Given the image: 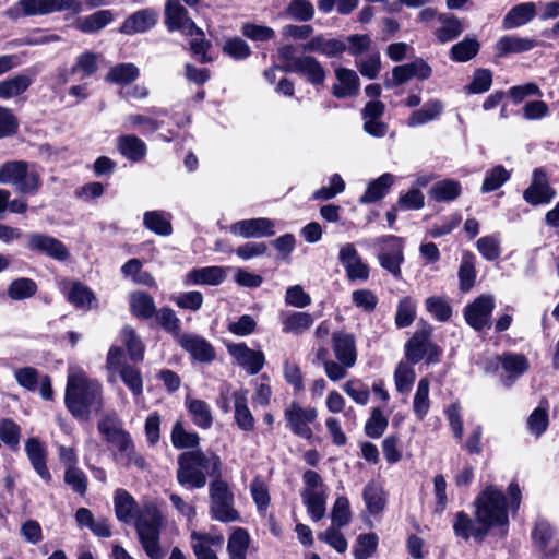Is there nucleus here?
<instances>
[{"label": "nucleus", "instance_id": "obj_49", "mask_svg": "<svg viewBox=\"0 0 559 559\" xmlns=\"http://www.w3.org/2000/svg\"><path fill=\"white\" fill-rule=\"evenodd\" d=\"M479 49L480 44L477 39L466 37L451 47L450 58L455 62H467L478 53Z\"/></svg>", "mask_w": 559, "mask_h": 559}, {"label": "nucleus", "instance_id": "obj_21", "mask_svg": "<svg viewBox=\"0 0 559 559\" xmlns=\"http://www.w3.org/2000/svg\"><path fill=\"white\" fill-rule=\"evenodd\" d=\"M489 527L485 523L479 522L477 519L474 521L463 511L455 514L453 523V531L457 537L465 540L471 537L476 542L481 543L488 535Z\"/></svg>", "mask_w": 559, "mask_h": 559}, {"label": "nucleus", "instance_id": "obj_10", "mask_svg": "<svg viewBox=\"0 0 559 559\" xmlns=\"http://www.w3.org/2000/svg\"><path fill=\"white\" fill-rule=\"evenodd\" d=\"M406 358L412 364L426 357L427 364L439 361L440 348L430 341V331L423 329L416 332L406 344Z\"/></svg>", "mask_w": 559, "mask_h": 559}, {"label": "nucleus", "instance_id": "obj_20", "mask_svg": "<svg viewBox=\"0 0 559 559\" xmlns=\"http://www.w3.org/2000/svg\"><path fill=\"white\" fill-rule=\"evenodd\" d=\"M178 343L194 360L211 362L215 359L214 347L200 335L190 333L181 334L179 335Z\"/></svg>", "mask_w": 559, "mask_h": 559}, {"label": "nucleus", "instance_id": "obj_2", "mask_svg": "<svg viewBox=\"0 0 559 559\" xmlns=\"http://www.w3.org/2000/svg\"><path fill=\"white\" fill-rule=\"evenodd\" d=\"M64 403L73 417L87 421L93 412L103 407V386L82 370L72 371L67 379Z\"/></svg>", "mask_w": 559, "mask_h": 559}, {"label": "nucleus", "instance_id": "obj_27", "mask_svg": "<svg viewBox=\"0 0 559 559\" xmlns=\"http://www.w3.org/2000/svg\"><path fill=\"white\" fill-rule=\"evenodd\" d=\"M295 70L293 72L307 79L313 85L323 84L326 78V71L323 66L312 56H298L294 62Z\"/></svg>", "mask_w": 559, "mask_h": 559}, {"label": "nucleus", "instance_id": "obj_17", "mask_svg": "<svg viewBox=\"0 0 559 559\" xmlns=\"http://www.w3.org/2000/svg\"><path fill=\"white\" fill-rule=\"evenodd\" d=\"M24 451L36 474L45 483H49L51 474L47 467L48 452L46 444L37 437H31L25 441Z\"/></svg>", "mask_w": 559, "mask_h": 559}, {"label": "nucleus", "instance_id": "obj_13", "mask_svg": "<svg viewBox=\"0 0 559 559\" xmlns=\"http://www.w3.org/2000/svg\"><path fill=\"white\" fill-rule=\"evenodd\" d=\"M27 248L31 251L46 254L57 260L66 261L70 257L68 248L59 239L40 233H31L27 235Z\"/></svg>", "mask_w": 559, "mask_h": 559}, {"label": "nucleus", "instance_id": "obj_35", "mask_svg": "<svg viewBox=\"0 0 559 559\" xmlns=\"http://www.w3.org/2000/svg\"><path fill=\"white\" fill-rule=\"evenodd\" d=\"M129 301L131 313L139 319H151L156 312L153 297L144 292L131 293Z\"/></svg>", "mask_w": 559, "mask_h": 559}, {"label": "nucleus", "instance_id": "obj_52", "mask_svg": "<svg viewBox=\"0 0 559 559\" xmlns=\"http://www.w3.org/2000/svg\"><path fill=\"white\" fill-rule=\"evenodd\" d=\"M98 70V55L92 51H85L78 56L75 63L71 68L72 74H80L81 79L90 78Z\"/></svg>", "mask_w": 559, "mask_h": 559}, {"label": "nucleus", "instance_id": "obj_3", "mask_svg": "<svg viewBox=\"0 0 559 559\" xmlns=\"http://www.w3.org/2000/svg\"><path fill=\"white\" fill-rule=\"evenodd\" d=\"M510 502H507L506 495L495 486H487L475 499V516L485 523L489 528L495 526H507L509 523L508 507L516 511L521 504V489L516 483L508 487Z\"/></svg>", "mask_w": 559, "mask_h": 559}, {"label": "nucleus", "instance_id": "obj_9", "mask_svg": "<svg viewBox=\"0 0 559 559\" xmlns=\"http://www.w3.org/2000/svg\"><path fill=\"white\" fill-rule=\"evenodd\" d=\"M165 25L169 32L178 31L185 36L202 35V28L197 26L178 0L166 1Z\"/></svg>", "mask_w": 559, "mask_h": 559}, {"label": "nucleus", "instance_id": "obj_14", "mask_svg": "<svg viewBox=\"0 0 559 559\" xmlns=\"http://www.w3.org/2000/svg\"><path fill=\"white\" fill-rule=\"evenodd\" d=\"M431 74V67L424 59L417 58L409 63L394 67L392 70V79L385 80L384 85L390 88L403 85L413 78L427 80Z\"/></svg>", "mask_w": 559, "mask_h": 559}, {"label": "nucleus", "instance_id": "obj_54", "mask_svg": "<svg viewBox=\"0 0 559 559\" xmlns=\"http://www.w3.org/2000/svg\"><path fill=\"white\" fill-rule=\"evenodd\" d=\"M144 226L160 236H169L173 231L171 224L162 212L148 211L143 216Z\"/></svg>", "mask_w": 559, "mask_h": 559}, {"label": "nucleus", "instance_id": "obj_24", "mask_svg": "<svg viewBox=\"0 0 559 559\" xmlns=\"http://www.w3.org/2000/svg\"><path fill=\"white\" fill-rule=\"evenodd\" d=\"M333 352L344 367H353L357 360L356 342L353 334L334 332L332 335Z\"/></svg>", "mask_w": 559, "mask_h": 559}, {"label": "nucleus", "instance_id": "obj_58", "mask_svg": "<svg viewBox=\"0 0 559 559\" xmlns=\"http://www.w3.org/2000/svg\"><path fill=\"white\" fill-rule=\"evenodd\" d=\"M115 461L120 463L126 468L135 467L140 471H145L148 464L144 456L136 451L134 442L122 453H114Z\"/></svg>", "mask_w": 559, "mask_h": 559}, {"label": "nucleus", "instance_id": "obj_11", "mask_svg": "<svg viewBox=\"0 0 559 559\" xmlns=\"http://www.w3.org/2000/svg\"><path fill=\"white\" fill-rule=\"evenodd\" d=\"M496 307L495 297L490 294L478 296L464 308V318L475 331H483L491 326V314Z\"/></svg>", "mask_w": 559, "mask_h": 559}, {"label": "nucleus", "instance_id": "obj_53", "mask_svg": "<svg viewBox=\"0 0 559 559\" xmlns=\"http://www.w3.org/2000/svg\"><path fill=\"white\" fill-rule=\"evenodd\" d=\"M171 442L176 449L197 448L200 437L195 432L187 431L180 421H176L171 430Z\"/></svg>", "mask_w": 559, "mask_h": 559}, {"label": "nucleus", "instance_id": "obj_1", "mask_svg": "<svg viewBox=\"0 0 559 559\" xmlns=\"http://www.w3.org/2000/svg\"><path fill=\"white\" fill-rule=\"evenodd\" d=\"M114 509L117 519L130 524L134 522L139 542L150 559H164L165 551L160 547V527L163 516L154 504H146L135 514V499L122 488L114 495Z\"/></svg>", "mask_w": 559, "mask_h": 559}, {"label": "nucleus", "instance_id": "obj_8", "mask_svg": "<svg viewBox=\"0 0 559 559\" xmlns=\"http://www.w3.org/2000/svg\"><path fill=\"white\" fill-rule=\"evenodd\" d=\"M318 411L314 407H304L298 402H292L284 411L286 427L297 437L312 440L311 425L316 423Z\"/></svg>", "mask_w": 559, "mask_h": 559}, {"label": "nucleus", "instance_id": "obj_62", "mask_svg": "<svg viewBox=\"0 0 559 559\" xmlns=\"http://www.w3.org/2000/svg\"><path fill=\"white\" fill-rule=\"evenodd\" d=\"M476 248L487 261L498 260L501 255L500 240L497 236H484L476 242Z\"/></svg>", "mask_w": 559, "mask_h": 559}, {"label": "nucleus", "instance_id": "obj_15", "mask_svg": "<svg viewBox=\"0 0 559 559\" xmlns=\"http://www.w3.org/2000/svg\"><path fill=\"white\" fill-rule=\"evenodd\" d=\"M338 260L345 269L347 278L352 282H366L369 278V266L362 262L361 257L353 243H345L338 252Z\"/></svg>", "mask_w": 559, "mask_h": 559}, {"label": "nucleus", "instance_id": "obj_7", "mask_svg": "<svg viewBox=\"0 0 559 559\" xmlns=\"http://www.w3.org/2000/svg\"><path fill=\"white\" fill-rule=\"evenodd\" d=\"M378 247V260L384 270L395 278H401V264L404 262L403 239L393 235L382 236L374 239Z\"/></svg>", "mask_w": 559, "mask_h": 559}, {"label": "nucleus", "instance_id": "obj_42", "mask_svg": "<svg viewBox=\"0 0 559 559\" xmlns=\"http://www.w3.org/2000/svg\"><path fill=\"white\" fill-rule=\"evenodd\" d=\"M313 317L308 312H292L282 317L283 332L301 334L313 324Z\"/></svg>", "mask_w": 559, "mask_h": 559}, {"label": "nucleus", "instance_id": "obj_37", "mask_svg": "<svg viewBox=\"0 0 559 559\" xmlns=\"http://www.w3.org/2000/svg\"><path fill=\"white\" fill-rule=\"evenodd\" d=\"M536 46V41L528 37H520L516 35L502 36L496 44V49L500 55L521 53L532 50Z\"/></svg>", "mask_w": 559, "mask_h": 559}, {"label": "nucleus", "instance_id": "obj_29", "mask_svg": "<svg viewBox=\"0 0 559 559\" xmlns=\"http://www.w3.org/2000/svg\"><path fill=\"white\" fill-rule=\"evenodd\" d=\"M304 50L318 52L328 58H333L342 55L346 50V43L321 34L312 37L308 43H306L304 45Z\"/></svg>", "mask_w": 559, "mask_h": 559}, {"label": "nucleus", "instance_id": "obj_23", "mask_svg": "<svg viewBox=\"0 0 559 559\" xmlns=\"http://www.w3.org/2000/svg\"><path fill=\"white\" fill-rule=\"evenodd\" d=\"M234 418L239 429L245 432L252 431L254 429L255 419L248 407V390L238 389L231 394Z\"/></svg>", "mask_w": 559, "mask_h": 559}, {"label": "nucleus", "instance_id": "obj_19", "mask_svg": "<svg viewBox=\"0 0 559 559\" xmlns=\"http://www.w3.org/2000/svg\"><path fill=\"white\" fill-rule=\"evenodd\" d=\"M228 352L251 376L259 373L265 364L264 354L249 348L245 343L229 345Z\"/></svg>", "mask_w": 559, "mask_h": 559}, {"label": "nucleus", "instance_id": "obj_44", "mask_svg": "<svg viewBox=\"0 0 559 559\" xmlns=\"http://www.w3.org/2000/svg\"><path fill=\"white\" fill-rule=\"evenodd\" d=\"M302 502L307 508L310 518L318 522L325 515L326 490L318 492H301Z\"/></svg>", "mask_w": 559, "mask_h": 559}, {"label": "nucleus", "instance_id": "obj_48", "mask_svg": "<svg viewBox=\"0 0 559 559\" xmlns=\"http://www.w3.org/2000/svg\"><path fill=\"white\" fill-rule=\"evenodd\" d=\"M362 498L371 514H379L385 508L386 501L384 492L374 481H370L365 486Z\"/></svg>", "mask_w": 559, "mask_h": 559}, {"label": "nucleus", "instance_id": "obj_60", "mask_svg": "<svg viewBox=\"0 0 559 559\" xmlns=\"http://www.w3.org/2000/svg\"><path fill=\"white\" fill-rule=\"evenodd\" d=\"M120 379L132 392L133 395H141L143 392V380L140 370L136 367L123 364L118 372Z\"/></svg>", "mask_w": 559, "mask_h": 559}, {"label": "nucleus", "instance_id": "obj_26", "mask_svg": "<svg viewBox=\"0 0 559 559\" xmlns=\"http://www.w3.org/2000/svg\"><path fill=\"white\" fill-rule=\"evenodd\" d=\"M157 16L153 9L139 10L123 21L120 32L127 35L144 33L155 26Z\"/></svg>", "mask_w": 559, "mask_h": 559}, {"label": "nucleus", "instance_id": "obj_6", "mask_svg": "<svg viewBox=\"0 0 559 559\" xmlns=\"http://www.w3.org/2000/svg\"><path fill=\"white\" fill-rule=\"evenodd\" d=\"M210 513L214 520L221 522H234L239 514L234 509V495L227 483L219 478L210 484Z\"/></svg>", "mask_w": 559, "mask_h": 559}, {"label": "nucleus", "instance_id": "obj_31", "mask_svg": "<svg viewBox=\"0 0 559 559\" xmlns=\"http://www.w3.org/2000/svg\"><path fill=\"white\" fill-rule=\"evenodd\" d=\"M117 148L127 159L141 162L147 152L146 144L136 135H120L117 140Z\"/></svg>", "mask_w": 559, "mask_h": 559}, {"label": "nucleus", "instance_id": "obj_5", "mask_svg": "<svg viewBox=\"0 0 559 559\" xmlns=\"http://www.w3.org/2000/svg\"><path fill=\"white\" fill-rule=\"evenodd\" d=\"M0 183L12 185L22 194H35L41 186L39 173L25 160L0 165Z\"/></svg>", "mask_w": 559, "mask_h": 559}, {"label": "nucleus", "instance_id": "obj_47", "mask_svg": "<svg viewBox=\"0 0 559 559\" xmlns=\"http://www.w3.org/2000/svg\"><path fill=\"white\" fill-rule=\"evenodd\" d=\"M439 21L441 22V26L436 31V37L439 43L451 41L462 34L463 26L457 17L441 14Z\"/></svg>", "mask_w": 559, "mask_h": 559}, {"label": "nucleus", "instance_id": "obj_22", "mask_svg": "<svg viewBox=\"0 0 559 559\" xmlns=\"http://www.w3.org/2000/svg\"><path fill=\"white\" fill-rule=\"evenodd\" d=\"M25 8V16L46 15L64 10H78L76 0H21Z\"/></svg>", "mask_w": 559, "mask_h": 559}, {"label": "nucleus", "instance_id": "obj_38", "mask_svg": "<svg viewBox=\"0 0 559 559\" xmlns=\"http://www.w3.org/2000/svg\"><path fill=\"white\" fill-rule=\"evenodd\" d=\"M140 75L139 68L131 62L118 63L109 69L105 80L118 85H128L134 82Z\"/></svg>", "mask_w": 559, "mask_h": 559}, {"label": "nucleus", "instance_id": "obj_33", "mask_svg": "<svg viewBox=\"0 0 559 559\" xmlns=\"http://www.w3.org/2000/svg\"><path fill=\"white\" fill-rule=\"evenodd\" d=\"M114 21V13L110 10H99L76 21V28L85 34H93L102 31Z\"/></svg>", "mask_w": 559, "mask_h": 559}, {"label": "nucleus", "instance_id": "obj_64", "mask_svg": "<svg viewBox=\"0 0 559 559\" xmlns=\"http://www.w3.org/2000/svg\"><path fill=\"white\" fill-rule=\"evenodd\" d=\"M510 178V174L501 165L493 167L486 173L481 186V192L488 193L499 189Z\"/></svg>", "mask_w": 559, "mask_h": 559}, {"label": "nucleus", "instance_id": "obj_43", "mask_svg": "<svg viewBox=\"0 0 559 559\" xmlns=\"http://www.w3.org/2000/svg\"><path fill=\"white\" fill-rule=\"evenodd\" d=\"M392 183L393 176L388 173L383 174L368 185L365 193L360 198V203H373L382 199L389 191Z\"/></svg>", "mask_w": 559, "mask_h": 559}, {"label": "nucleus", "instance_id": "obj_50", "mask_svg": "<svg viewBox=\"0 0 559 559\" xmlns=\"http://www.w3.org/2000/svg\"><path fill=\"white\" fill-rule=\"evenodd\" d=\"M429 386L428 378H421L414 395L413 411L419 420H423L427 416L430 408Z\"/></svg>", "mask_w": 559, "mask_h": 559}, {"label": "nucleus", "instance_id": "obj_39", "mask_svg": "<svg viewBox=\"0 0 559 559\" xmlns=\"http://www.w3.org/2000/svg\"><path fill=\"white\" fill-rule=\"evenodd\" d=\"M34 78L22 73L0 81V98L8 99L24 93L33 83Z\"/></svg>", "mask_w": 559, "mask_h": 559}, {"label": "nucleus", "instance_id": "obj_4", "mask_svg": "<svg viewBox=\"0 0 559 559\" xmlns=\"http://www.w3.org/2000/svg\"><path fill=\"white\" fill-rule=\"evenodd\" d=\"M177 464V481L188 489H201L205 487L207 477H221L222 461L214 453L186 451L178 456Z\"/></svg>", "mask_w": 559, "mask_h": 559}, {"label": "nucleus", "instance_id": "obj_63", "mask_svg": "<svg viewBox=\"0 0 559 559\" xmlns=\"http://www.w3.org/2000/svg\"><path fill=\"white\" fill-rule=\"evenodd\" d=\"M416 317V302L411 297H404L397 305L395 324L406 328L413 323Z\"/></svg>", "mask_w": 559, "mask_h": 559}, {"label": "nucleus", "instance_id": "obj_34", "mask_svg": "<svg viewBox=\"0 0 559 559\" xmlns=\"http://www.w3.org/2000/svg\"><path fill=\"white\" fill-rule=\"evenodd\" d=\"M69 302L80 309H91L97 306V299L91 288L81 282H72L67 292Z\"/></svg>", "mask_w": 559, "mask_h": 559}, {"label": "nucleus", "instance_id": "obj_40", "mask_svg": "<svg viewBox=\"0 0 559 559\" xmlns=\"http://www.w3.org/2000/svg\"><path fill=\"white\" fill-rule=\"evenodd\" d=\"M186 405L194 425L202 429H207L212 426L213 416L211 407L205 401L187 397Z\"/></svg>", "mask_w": 559, "mask_h": 559}, {"label": "nucleus", "instance_id": "obj_59", "mask_svg": "<svg viewBox=\"0 0 559 559\" xmlns=\"http://www.w3.org/2000/svg\"><path fill=\"white\" fill-rule=\"evenodd\" d=\"M36 292V283L31 278L22 277L10 284L8 296L13 300H22L34 296Z\"/></svg>", "mask_w": 559, "mask_h": 559}, {"label": "nucleus", "instance_id": "obj_32", "mask_svg": "<svg viewBox=\"0 0 559 559\" xmlns=\"http://www.w3.org/2000/svg\"><path fill=\"white\" fill-rule=\"evenodd\" d=\"M444 109V105L439 99H430L426 102L420 109L412 112L408 118V127H418L430 121H433L440 117Z\"/></svg>", "mask_w": 559, "mask_h": 559}, {"label": "nucleus", "instance_id": "obj_61", "mask_svg": "<svg viewBox=\"0 0 559 559\" xmlns=\"http://www.w3.org/2000/svg\"><path fill=\"white\" fill-rule=\"evenodd\" d=\"M286 14L295 21L308 22L314 16V8L309 0H290Z\"/></svg>", "mask_w": 559, "mask_h": 559}, {"label": "nucleus", "instance_id": "obj_55", "mask_svg": "<svg viewBox=\"0 0 559 559\" xmlns=\"http://www.w3.org/2000/svg\"><path fill=\"white\" fill-rule=\"evenodd\" d=\"M155 317L156 322L160 328L179 338V335H181V322L171 308L162 307L159 310H156Z\"/></svg>", "mask_w": 559, "mask_h": 559}, {"label": "nucleus", "instance_id": "obj_18", "mask_svg": "<svg viewBox=\"0 0 559 559\" xmlns=\"http://www.w3.org/2000/svg\"><path fill=\"white\" fill-rule=\"evenodd\" d=\"M496 360L507 373L501 377L504 386H511L530 368V361L523 354L508 352L497 356Z\"/></svg>", "mask_w": 559, "mask_h": 559}, {"label": "nucleus", "instance_id": "obj_36", "mask_svg": "<svg viewBox=\"0 0 559 559\" xmlns=\"http://www.w3.org/2000/svg\"><path fill=\"white\" fill-rule=\"evenodd\" d=\"M475 254L471 251H463L459 266V287L466 293L472 289L476 282Z\"/></svg>", "mask_w": 559, "mask_h": 559}, {"label": "nucleus", "instance_id": "obj_25", "mask_svg": "<svg viewBox=\"0 0 559 559\" xmlns=\"http://www.w3.org/2000/svg\"><path fill=\"white\" fill-rule=\"evenodd\" d=\"M335 76L338 84H334L332 87L334 97L347 98L359 94L360 80L354 70L340 67L335 70Z\"/></svg>", "mask_w": 559, "mask_h": 559}, {"label": "nucleus", "instance_id": "obj_45", "mask_svg": "<svg viewBox=\"0 0 559 559\" xmlns=\"http://www.w3.org/2000/svg\"><path fill=\"white\" fill-rule=\"evenodd\" d=\"M461 185L454 179L438 181L429 191L430 197L437 202H451L461 194Z\"/></svg>", "mask_w": 559, "mask_h": 559}, {"label": "nucleus", "instance_id": "obj_56", "mask_svg": "<svg viewBox=\"0 0 559 559\" xmlns=\"http://www.w3.org/2000/svg\"><path fill=\"white\" fill-rule=\"evenodd\" d=\"M97 428L99 433L109 443L127 432L122 427L121 420L116 415H106L98 421Z\"/></svg>", "mask_w": 559, "mask_h": 559}, {"label": "nucleus", "instance_id": "obj_51", "mask_svg": "<svg viewBox=\"0 0 559 559\" xmlns=\"http://www.w3.org/2000/svg\"><path fill=\"white\" fill-rule=\"evenodd\" d=\"M21 440V427L11 418L0 420V441L12 451H17Z\"/></svg>", "mask_w": 559, "mask_h": 559}, {"label": "nucleus", "instance_id": "obj_16", "mask_svg": "<svg viewBox=\"0 0 559 559\" xmlns=\"http://www.w3.org/2000/svg\"><path fill=\"white\" fill-rule=\"evenodd\" d=\"M229 230L242 238H263L275 234L273 221L265 217L238 221L230 225Z\"/></svg>", "mask_w": 559, "mask_h": 559}, {"label": "nucleus", "instance_id": "obj_28", "mask_svg": "<svg viewBox=\"0 0 559 559\" xmlns=\"http://www.w3.org/2000/svg\"><path fill=\"white\" fill-rule=\"evenodd\" d=\"M228 267L204 266L193 269L187 273L185 283L187 285H211L216 286L223 283L227 277Z\"/></svg>", "mask_w": 559, "mask_h": 559}, {"label": "nucleus", "instance_id": "obj_57", "mask_svg": "<svg viewBox=\"0 0 559 559\" xmlns=\"http://www.w3.org/2000/svg\"><path fill=\"white\" fill-rule=\"evenodd\" d=\"M426 310L438 321L447 322L452 317V307L442 297L431 296L425 301Z\"/></svg>", "mask_w": 559, "mask_h": 559}, {"label": "nucleus", "instance_id": "obj_41", "mask_svg": "<svg viewBox=\"0 0 559 559\" xmlns=\"http://www.w3.org/2000/svg\"><path fill=\"white\" fill-rule=\"evenodd\" d=\"M249 545L250 537L248 532L241 527L235 528L227 542L229 559H246Z\"/></svg>", "mask_w": 559, "mask_h": 559}, {"label": "nucleus", "instance_id": "obj_12", "mask_svg": "<svg viewBox=\"0 0 559 559\" xmlns=\"http://www.w3.org/2000/svg\"><path fill=\"white\" fill-rule=\"evenodd\" d=\"M557 195V191L549 185V176L542 167L535 168L532 181L523 192V199L531 205L548 204Z\"/></svg>", "mask_w": 559, "mask_h": 559}, {"label": "nucleus", "instance_id": "obj_46", "mask_svg": "<svg viewBox=\"0 0 559 559\" xmlns=\"http://www.w3.org/2000/svg\"><path fill=\"white\" fill-rule=\"evenodd\" d=\"M121 340L127 348L130 359L134 362L142 361L144 358L145 347L135 330L129 325H126L121 330Z\"/></svg>", "mask_w": 559, "mask_h": 559}, {"label": "nucleus", "instance_id": "obj_30", "mask_svg": "<svg viewBox=\"0 0 559 559\" xmlns=\"http://www.w3.org/2000/svg\"><path fill=\"white\" fill-rule=\"evenodd\" d=\"M537 4L523 2L514 5L503 17L504 29H512L530 23L536 16Z\"/></svg>", "mask_w": 559, "mask_h": 559}]
</instances>
